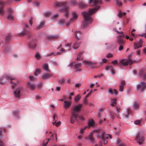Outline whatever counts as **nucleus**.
I'll return each mask as SVG.
<instances>
[{"instance_id": "1", "label": "nucleus", "mask_w": 146, "mask_h": 146, "mask_svg": "<svg viewBox=\"0 0 146 146\" xmlns=\"http://www.w3.org/2000/svg\"><path fill=\"white\" fill-rule=\"evenodd\" d=\"M24 31L19 34L18 35L19 36H23L26 35L27 37L30 39L29 42H28V44L29 47L32 49L35 48L36 46L37 41L36 36L34 35H32L27 31V28L29 26L27 24H24Z\"/></svg>"}, {"instance_id": "2", "label": "nucleus", "mask_w": 146, "mask_h": 146, "mask_svg": "<svg viewBox=\"0 0 146 146\" xmlns=\"http://www.w3.org/2000/svg\"><path fill=\"white\" fill-rule=\"evenodd\" d=\"M100 8L99 6H97L94 9H90L88 12H84L82 13L84 19V21L82 23V26L84 28L86 27L89 23L92 22V19L91 15L95 13Z\"/></svg>"}, {"instance_id": "3", "label": "nucleus", "mask_w": 146, "mask_h": 146, "mask_svg": "<svg viewBox=\"0 0 146 146\" xmlns=\"http://www.w3.org/2000/svg\"><path fill=\"white\" fill-rule=\"evenodd\" d=\"M66 2H57L55 3L54 6L57 7L62 6V8L60 9L59 12L61 13H64L65 17L66 18H68L69 15V11L68 7L66 5Z\"/></svg>"}, {"instance_id": "4", "label": "nucleus", "mask_w": 146, "mask_h": 146, "mask_svg": "<svg viewBox=\"0 0 146 146\" xmlns=\"http://www.w3.org/2000/svg\"><path fill=\"white\" fill-rule=\"evenodd\" d=\"M15 79V78H13L12 77L9 76H5L3 77H2L0 79V84L2 85L7 80H11V83L12 84V88H14L16 86V84L15 82L12 81L13 80Z\"/></svg>"}, {"instance_id": "5", "label": "nucleus", "mask_w": 146, "mask_h": 146, "mask_svg": "<svg viewBox=\"0 0 146 146\" xmlns=\"http://www.w3.org/2000/svg\"><path fill=\"white\" fill-rule=\"evenodd\" d=\"M125 37L124 35H119L117 36V42L118 44L119 45L118 48L119 50H122L123 48V45L125 44V41L123 40V38Z\"/></svg>"}, {"instance_id": "6", "label": "nucleus", "mask_w": 146, "mask_h": 146, "mask_svg": "<svg viewBox=\"0 0 146 146\" xmlns=\"http://www.w3.org/2000/svg\"><path fill=\"white\" fill-rule=\"evenodd\" d=\"M109 137L110 139L111 138V136L110 135H106L104 132L101 133V136L100 137L101 139V141L104 144H106L108 142V141L106 139L108 138Z\"/></svg>"}, {"instance_id": "7", "label": "nucleus", "mask_w": 146, "mask_h": 146, "mask_svg": "<svg viewBox=\"0 0 146 146\" xmlns=\"http://www.w3.org/2000/svg\"><path fill=\"white\" fill-rule=\"evenodd\" d=\"M75 62H72L69 64V66L72 67L73 64H74V68L76 70V72H81L82 69L81 68L82 67V65L81 63H76L75 64Z\"/></svg>"}, {"instance_id": "8", "label": "nucleus", "mask_w": 146, "mask_h": 146, "mask_svg": "<svg viewBox=\"0 0 146 146\" xmlns=\"http://www.w3.org/2000/svg\"><path fill=\"white\" fill-rule=\"evenodd\" d=\"M133 63L132 60L129 59H122L120 60L119 64L122 65L123 66H125L129 64L131 65Z\"/></svg>"}, {"instance_id": "9", "label": "nucleus", "mask_w": 146, "mask_h": 146, "mask_svg": "<svg viewBox=\"0 0 146 146\" xmlns=\"http://www.w3.org/2000/svg\"><path fill=\"white\" fill-rule=\"evenodd\" d=\"M137 89L141 92H143L146 89V83L143 82H141L137 85Z\"/></svg>"}, {"instance_id": "10", "label": "nucleus", "mask_w": 146, "mask_h": 146, "mask_svg": "<svg viewBox=\"0 0 146 146\" xmlns=\"http://www.w3.org/2000/svg\"><path fill=\"white\" fill-rule=\"evenodd\" d=\"M82 106V104H79L73 107V111L72 113L78 114V113L81 111V109Z\"/></svg>"}, {"instance_id": "11", "label": "nucleus", "mask_w": 146, "mask_h": 146, "mask_svg": "<svg viewBox=\"0 0 146 146\" xmlns=\"http://www.w3.org/2000/svg\"><path fill=\"white\" fill-rule=\"evenodd\" d=\"M78 117V114H75V113H72L71 115L70 118V121L71 123H74L75 121H78V120L77 118Z\"/></svg>"}, {"instance_id": "12", "label": "nucleus", "mask_w": 146, "mask_h": 146, "mask_svg": "<svg viewBox=\"0 0 146 146\" xmlns=\"http://www.w3.org/2000/svg\"><path fill=\"white\" fill-rule=\"evenodd\" d=\"M52 75V74L50 72L44 73L42 74L41 78L44 80H46L51 78Z\"/></svg>"}, {"instance_id": "13", "label": "nucleus", "mask_w": 146, "mask_h": 146, "mask_svg": "<svg viewBox=\"0 0 146 146\" xmlns=\"http://www.w3.org/2000/svg\"><path fill=\"white\" fill-rule=\"evenodd\" d=\"M135 139L139 141H137V143L140 145L142 144V142L144 141V138L143 136H141L140 133H138L136 136Z\"/></svg>"}, {"instance_id": "14", "label": "nucleus", "mask_w": 146, "mask_h": 146, "mask_svg": "<svg viewBox=\"0 0 146 146\" xmlns=\"http://www.w3.org/2000/svg\"><path fill=\"white\" fill-rule=\"evenodd\" d=\"M71 46V44L70 43L66 44V48H67L65 50L63 48H62L60 50L61 52H58L56 53V54H60L61 53H63L67 50H70Z\"/></svg>"}, {"instance_id": "15", "label": "nucleus", "mask_w": 146, "mask_h": 146, "mask_svg": "<svg viewBox=\"0 0 146 146\" xmlns=\"http://www.w3.org/2000/svg\"><path fill=\"white\" fill-rule=\"evenodd\" d=\"M59 36L58 35H47L46 36V40L47 41L55 40L58 38Z\"/></svg>"}, {"instance_id": "16", "label": "nucleus", "mask_w": 146, "mask_h": 146, "mask_svg": "<svg viewBox=\"0 0 146 146\" xmlns=\"http://www.w3.org/2000/svg\"><path fill=\"white\" fill-rule=\"evenodd\" d=\"M143 42L141 40H139L137 43H134V46L135 49H137L141 47L142 46Z\"/></svg>"}, {"instance_id": "17", "label": "nucleus", "mask_w": 146, "mask_h": 146, "mask_svg": "<svg viewBox=\"0 0 146 146\" xmlns=\"http://www.w3.org/2000/svg\"><path fill=\"white\" fill-rule=\"evenodd\" d=\"M21 90V88H18L14 92V94L17 98H19L20 97V92Z\"/></svg>"}, {"instance_id": "18", "label": "nucleus", "mask_w": 146, "mask_h": 146, "mask_svg": "<svg viewBox=\"0 0 146 146\" xmlns=\"http://www.w3.org/2000/svg\"><path fill=\"white\" fill-rule=\"evenodd\" d=\"M27 87L32 90H34L36 87L35 84L30 82H29L27 83Z\"/></svg>"}, {"instance_id": "19", "label": "nucleus", "mask_w": 146, "mask_h": 146, "mask_svg": "<svg viewBox=\"0 0 146 146\" xmlns=\"http://www.w3.org/2000/svg\"><path fill=\"white\" fill-rule=\"evenodd\" d=\"M71 104V102L69 101H64L63 106L65 109H68L69 108Z\"/></svg>"}, {"instance_id": "20", "label": "nucleus", "mask_w": 146, "mask_h": 146, "mask_svg": "<svg viewBox=\"0 0 146 146\" xmlns=\"http://www.w3.org/2000/svg\"><path fill=\"white\" fill-rule=\"evenodd\" d=\"M105 70H111V72L113 74H115V70L112 66H106L105 67Z\"/></svg>"}, {"instance_id": "21", "label": "nucleus", "mask_w": 146, "mask_h": 146, "mask_svg": "<svg viewBox=\"0 0 146 146\" xmlns=\"http://www.w3.org/2000/svg\"><path fill=\"white\" fill-rule=\"evenodd\" d=\"M120 85L119 86V90L120 92H122L123 91L124 86L125 85V81L121 80L120 81Z\"/></svg>"}, {"instance_id": "22", "label": "nucleus", "mask_w": 146, "mask_h": 146, "mask_svg": "<svg viewBox=\"0 0 146 146\" xmlns=\"http://www.w3.org/2000/svg\"><path fill=\"white\" fill-rule=\"evenodd\" d=\"M75 34L77 40H79L81 38L82 35L80 31H76Z\"/></svg>"}, {"instance_id": "23", "label": "nucleus", "mask_w": 146, "mask_h": 146, "mask_svg": "<svg viewBox=\"0 0 146 146\" xmlns=\"http://www.w3.org/2000/svg\"><path fill=\"white\" fill-rule=\"evenodd\" d=\"M78 15L76 12H73L72 14V18L70 19V22H73L76 21Z\"/></svg>"}, {"instance_id": "24", "label": "nucleus", "mask_w": 146, "mask_h": 146, "mask_svg": "<svg viewBox=\"0 0 146 146\" xmlns=\"http://www.w3.org/2000/svg\"><path fill=\"white\" fill-rule=\"evenodd\" d=\"M84 62L87 65H89L90 66L96 65V62H93L88 61L85 60L84 61Z\"/></svg>"}, {"instance_id": "25", "label": "nucleus", "mask_w": 146, "mask_h": 146, "mask_svg": "<svg viewBox=\"0 0 146 146\" xmlns=\"http://www.w3.org/2000/svg\"><path fill=\"white\" fill-rule=\"evenodd\" d=\"M109 92L111 94H115V95H117L118 93L117 91L115 89H110L108 90Z\"/></svg>"}, {"instance_id": "26", "label": "nucleus", "mask_w": 146, "mask_h": 146, "mask_svg": "<svg viewBox=\"0 0 146 146\" xmlns=\"http://www.w3.org/2000/svg\"><path fill=\"white\" fill-rule=\"evenodd\" d=\"M80 44V42L77 41L74 43L73 47L74 49H76L79 47Z\"/></svg>"}, {"instance_id": "27", "label": "nucleus", "mask_w": 146, "mask_h": 146, "mask_svg": "<svg viewBox=\"0 0 146 146\" xmlns=\"http://www.w3.org/2000/svg\"><path fill=\"white\" fill-rule=\"evenodd\" d=\"M79 6L83 8H85L87 7V5L84 2H82L79 5Z\"/></svg>"}, {"instance_id": "28", "label": "nucleus", "mask_w": 146, "mask_h": 146, "mask_svg": "<svg viewBox=\"0 0 146 146\" xmlns=\"http://www.w3.org/2000/svg\"><path fill=\"white\" fill-rule=\"evenodd\" d=\"M43 68L44 70L47 72H50V71L48 69V65L44 64L43 66Z\"/></svg>"}, {"instance_id": "29", "label": "nucleus", "mask_w": 146, "mask_h": 146, "mask_svg": "<svg viewBox=\"0 0 146 146\" xmlns=\"http://www.w3.org/2000/svg\"><path fill=\"white\" fill-rule=\"evenodd\" d=\"M117 99L114 98L111 100V103L110 104V105L112 106H115V105L116 104Z\"/></svg>"}, {"instance_id": "30", "label": "nucleus", "mask_w": 146, "mask_h": 146, "mask_svg": "<svg viewBox=\"0 0 146 146\" xmlns=\"http://www.w3.org/2000/svg\"><path fill=\"white\" fill-rule=\"evenodd\" d=\"M94 120H89L88 124L89 126H88L89 128L90 126H92L94 125Z\"/></svg>"}, {"instance_id": "31", "label": "nucleus", "mask_w": 146, "mask_h": 146, "mask_svg": "<svg viewBox=\"0 0 146 146\" xmlns=\"http://www.w3.org/2000/svg\"><path fill=\"white\" fill-rule=\"evenodd\" d=\"M131 111L129 109H127V114H125L124 116L126 118H128V117L129 115L130 114Z\"/></svg>"}, {"instance_id": "32", "label": "nucleus", "mask_w": 146, "mask_h": 146, "mask_svg": "<svg viewBox=\"0 0 146 146\" xmlns=\"http://www.w3.org/2000/svg\"><path fill=\"white\" fill-rule=\"evenodd\" d=\"M44 24V23L43 22H41L37 27V29H40L42 28L43 27Z\"/></svg>"}, {"instance_id": "33", "label": "nucleus", "mask_w": 146, "mask_h": 146, "mask_svg": "<svg viewBox=\"0 0 146 146\" xmlns=\"http://www.w3.org/2000/svg\"><path fill=\"white\" fill-rule=\"evenodd\" d=\"M65 23V20L64 19H61L58 21L59 24L61 25H64Z\"/></svg>"}, {"instance_id": "34", "label": "nucleus", "mask_w": 146, "mask_h": 146, "mask_svg": "<svg viewBox=\"0 0 146 146\" xmlns=\"http://www.w3.org/2000/svg\"><path fill=\"white\" fill-rule=\"evenodd\" d=\"M139 104L137 102H135L134 104L133 109L135 110H137L139 108Z\"/></svg>"}, {"instance_id": "35", "label": "nucleus", "mask_w": 146, "mask_h": 146, "mask_svg": "<svg viewBox=\"0 0 146 146\" xmlns=\"http://www.w3.org/2000/svg\"><path fill=\"white\" fill-rule=\"evenodd\" d=\"M50 139L48 138L47 139H45L43 141L42 146H46L48 143L49 141L50 140Z\"/></svg>"}, {"instance_id": "36", "label": "nucleus", "mask_w": 146, "mask_h": 146, "mask_svg": "<svg viewBox=\"0 0 146 146\" xmlns=\"http://www.w3.org/2000/svg\"><path fill=\"white\" fill-rule=\"evenodd\" d=\"M7 19L9 20H13L14 19V17L13 14H9L7 17Z\"/></svg>"}, {"instance_id": "37", "label": "nucleus", "mask_w": 146, "mask_h": 146, "mask_svg": "<svg viewBox=\"0 0 146 146\" xmlns=\"http://www.w3.org/2000/svg\"><path fill=\"white\" fill-rule=\"evenodd\" d=\"M116 4L119 7H121L122 5V3L119 0H115Z\"/></svg>"}, {"instance_id": "38", "label": "nucleus", "mask_w": 146, "mask_h": 146, "mask_svg": "<svg viewBox=\"0 0 146 146\" xmlns=\"http://www.w3.org/2000/svg\"><path fill=\"white\" fill-rule=\"evenodd\" d=\"M61 124L60 121H59L57 122H56V121L52 123V124L54 125H55L56 126L58 127Z\"/></svg>"}, {"instance_id": "39", "label": "nucleus", "mask_w": 146, "mask_h": 146, "mask_svg": "<svg viewBox=\"0 0 146 146\" xmlns=\"http://www.w3.org/2000/svg\"><path fill=\"white\" fill-rule=\"evenodd\" d=\"M111 64H113L115 66L117 65H118V61L117 60H115L111 62Z\"/></svg>"}, {"instance_id": "40", "label": "nucleus", "mask_w": 146, "mask_h": 146, "mask_svg": "<svg viewBox=\"0 0 146 146\" xmlns=\"http://www.w3.org/2000/svg\"><path fill=\"white\" fill-rule=\"evenodd\" d=\"M81 98V97L80 95H77L74 98V100L76 101H79Z\"/></svg>"}, {"instance_id": "41", "label": "nucleus", "mask_w": 146, "mask_h": 146, "mask_svg": "<svg viewBox=\"0 0 146 146\" xmlns=\"http://www.w3.org/2000/svg\"><path fill=\"white\" fill-rule=\"evenodd\" d=\"M88 127L86 126H85L84 127L81 128L80 129V134H82L84 132V131Z\"/></svg>"}, {"instance_id": "42", "label": "nucleus", "mask_w": 146, "mask_h": 146, "mask_svg": "<svg viewBox=\"0 0 146 146\" xmlns=\"http://www.w3.org/2000/svg\"><path fill=\"white\" fill-rule=\"evenodd\" d=\"M88 139L92 142L94 141V139L92 136V134H91V135L88 136Z\"/></svg>"}, {"instance_id": "43", "label": "nucleus", "mask_w": 146, "mask_h": 146, "mask_svg": "<svg viewBox=\"0 0 146 146\" xmlns=\"http://www.w3.org/2000/svg\"><path fill=\"white\" fill-rule=\"evenodd\" d=\"M83 103L84 105H86L88 104V100L87 99V98H84V100H83Z\"/></svg>"}, {"instance_id": "44", "label": "nucleus", "mask_w": 146, "mask_h": 146, "mask_svg": "<svg viewBox=\"0 0 146 146\" xmlns=\"http://www.w3.org/2000/svg\"><path fill=\"white\" fill-rule=\"evenodd\" d=\"M83 52H82L78 55L77 58V60H80L82 59V58L80 57V56L83 54Z\"/></svg>"}, {"instance_id": "45", "label": "nucleus", "mask_w": 146, "mask_h": 146, "mask_svg": "<svg viewBox=\"0 0 146 146\" xmlns=\"http://www.w3.org/2000/svg\"><path fill=\"white\" fill-rule=\"evenodd\" d=\"M35 57L38 59H40V54L38 52L36 53L35 55Z\"/></svg>"}, {"instance_id": "46", "label": "nucleus", "mask_w": 146, "mask_h": 146, "mask_svg": "<svg viewBox=\"0 0 146 146\" xmlns=\"http://www.w3.org/2000/svg\"><path fill=\"white\" fill-rule=\"evenodd\" d=\"M113 129L115 130H117L115 132V134L117 135H118L119 134V128H117L115 127H113Z\"/></svg>"}, {"instance_id": "47", "label": "nucleus", "mask_w": 146, "mask_h": 146, "mask_svg": "<svg viewBox=\"0 0 146 146\" xmlns=\"http://www.w3.org/2000/svg\"><path fill=\"white\" fill-rule=\"evenodd\" d=\"M11 35H8L6 37V41L7 42H8L11 38Z\"/></svg>"}, {"instance_id": "48", "label": "nucleus", "mask_w": 146, "mask_h": 146, "mask_svg": "<svg viewBox=\"0 0 146 146\" xmlns=\"http://www.w3.org/2000/svg\"><path fill=\"white\" fill-rule=\"evenodd\" d=\"M19 111L18 110H15L13 111V115L15 116H16L17 115Z\"/></svg>"}, {"instance_id": "49", "label": "nucleus", "mask_w": 146, "mask_h": 146, "mask_svg": "<svg viewBox=\"0 0 146 146\" xmlns=\"http://www.w3.org/2000/svg\"><path fill=\"white\" fill-rule=\"evenodd\" d=\"M58 14H56L55 15H54L52 17V19L54 21L55 20V19L57 18L58 17Z\"/></svg>"}, {"instance_id": "50", "label": "nucleus", "mask_w": 146, "mask_h": 146, "mask_svg": "<svg viewBox=\"0 0 146 146\" xmlns=\"http://www.w3.org/2000/svg\"><path fill=\"white\" fill-rule=\"evenodd\" d=\"M126 14V13L125 12H123V13H119L118 15L119 18H121V17L123 15H125Z\"/></svg>"}, {"instance_id": "51", "label": "nucleus", "mask_w": 146, "mask_h": 146, "mask_svg": "<svg viewBox=\"0 0 146 146\" xmlns=\"http://www.w3.org/2000/svg\"><path fill=\"white\" fill-rule=\"evenodd\" d=\"M117 143L118 146H125V145L123 143H120V141H117Z\"/></svg>"}, {"instance_id": "52", "label": "nucleus", "mask_w": 146, "mask_h": 146, "mask_svg": "<svg viewBox=\"0 0 146 146\" xmlns=\"http://www.w3.org/2000/svg\"><path fill=\"white\" fill-rule=\"evenodd\" d=\"M92 93V90H91L90 92L87 94V95L85 96V98H87L88 97H89Z\"/></svg>"}, {"instance_id": "53", "label": "nucleus", "mask_w": 146, "mask_h": 146, "mask_svg": "<svg viewBox=\"0 0 146 146\" xmlns=\"http://www.w3.org/2000/svg\"><path fill=\"white\" fill-rule=\"evenodd\" d=\"M42 83H39L37 86V88L38 89H40L42 86Z\"/></svg>"}, {"instance_id": "54", "label": "nucleus", "mask_w": 146, "mask_h": 146, "mask_svg": "<svg viewBox=\"0 0 146 146\" xmlns=\"http://www.w3.org/2000/svg\"><path fill=\"white\" fill-rule=\"evenodd\" d=\"M134 123L136 124L141 125V120H137L134 121Z\"/></svg>"}, {"instance_id": "55", "label": "nucleus", "mask_w": 146, "mask_h": 146, "mask_svg": "<svg viewBox=\"0 0 146 146\" xmlns=\"http://www.w3.org/2000/svg\"><path fill=\"white\" fill-rule=\"evenodd\" d=\"M40 70H36V72H34V74L35 76H37V74L40 73Z\"/></svg>"}, {"instance_id": "56", "label": "nucleus", "mask_w": 146, "mask_h": 146, "mask_svg": "<svg viewBox=\"0 0 146 146\" xmlns=\"http://www.w3.org/2000/svg\"><path fill=\"white\" fill-rule=\"evenodd\" d=\"M65 80L64 79H62L58 81V82L60 84H63L65 82Z\"/></svg>"}, {"instance_id": "57", "label": "nucleus", "mask_w": 146, "mask_h": 146, "mask_svg": "<svg viewBox=\"0 0 146 146\" xmlns=\"http://www.w3.org/2000/svg\"><path fill=\"white\" fill-rule=\"evenodd\" d=\"M51 15V13L49 12H48L45 13L44 14V16L46 17H48Z\"/></svg>"}, {"instance_id": "58", "label": "nucleus", "mask_w": 146, "mask_h": 146, "mask_svg": "<svg viewBox=\"0 0 146 146\" xmlns=\"http://www.w3.org/2000/svg\"><path fill=\"white\" fill-rule=\"evenodd\" d=\"M116 110L117 113H120V111L121 110V109L120 108L117 107L116 108Z\"/></svg>"}, {"instance_id": "59", "label": "nucleus", "mask_w": 146, "mask_h": 146, "mask_svg": "<svg viewBox=\"0 0 146 146\" xmlns=\"http://www.w3.org/2000/svg\"><path fill=\"white\" fill-rule=\"evenodd\" d=\"M114 113L113 112H111L110 113V115L111 117V119H113L114 118Z\"/></svg>"}, {"instance_id": "60", "label": "nucleus", "mask_w": 146, "mask_h": 146, "mask_svg": "<svg viewBox=\"0 0 146 146\" xmlns=\"http://www.w3.org/2000/svg\"><path fill=\"white\" fill-rule=\"evenodd\" d=\"M10 49L8 47H7L5 48V50L4 51V52L5 53H7V52Z\"/></svg>"}, {"instance_id": "61", "label": "nucleus", "mask_w": 146, "mask_h": 146, "mask_svg": "<svg viewBox=\"0 0 146 146\" xmlns=\"http://www.w3.org/2000/svg\"><path fill=\"white\" fill-rule=\"evenodd\" d=\"M29 78L30 80L31 81L34 80L35 79V78L32 76H29Z\"/></svg>"}, {"instance_id": "62", "label": "nucleus", "mask_w": 146, "mask_h": 146, "mask_svg": "<svg viewBox=\"0 0 146 146\" xmlns=\"http://www.w3.org/2000/svg\"><path fill=\"white\" fill-rule=\"evenodd\" d=\"M13 11L12 9L10 8L8 9L9 14H12Z\"/></svg>"}, {"instance_id": "63", "label": "nucleus", "mask_w": 146, "mask_h": 146, "mask_svg": "<svg viewBox=\"0 0 146 146\" xmlns=\"http://www.w3.org/2000/svg\"><path fill=\"white\" fill-rule=\"evenodd\" d=\"M113 56L112 54L110 53L108 54L106 56V57L108 58H110L112 57Z\"/></svg>"}, {"instance_id": "64", "label": "nucleus", "mask_w": 146, "mask_h": 146, "mask_svg": "<svg viewBox=\"0 0 146 146\" xmlns=\"http://www.w3.org/2000/svg\"><path fill=\"white\" fill-rule=\"evenodd\" d=\"M81 86V84L80 83L76 84L75 85V87L76 88L80 87Z\"/></svg>"}]
</instances>
